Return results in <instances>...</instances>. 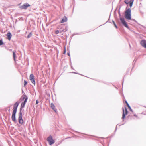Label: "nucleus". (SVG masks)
<instances>
[{
	"label": "nucleus",
	"instance_id": "nucleus-29",
	"mask_svg": "<svg viewBox=\"0 0 146 146\" xmlns=\"http://www.w3.org/2000/svg\"><path fill=\"white\" fill-rule=\"evenodd\" d=\"M38 101L37 100L36 101V104H38Z\"/></svg>",
	"mask_w": 146,
	"mask_h": 146
},
{
	"label": "nucleus",
	"instance_id": "nucleus-21",
	"mask_svg": "<svg viewBox=\"0 0 146 146\" xmlns=\"http://www.w3.org/2000/svg\"><path fill=\"white\" fill-rule=\"evenodd\" d=\"M24 86H25L27 84V82L25 80L24 81Z\"/></svg>",
	"mask_w": 146,
	"mask_h": 146
},
{
	"label": "nucleus",
	"instance_id": "nucleus-25",
	"mask_svg": "<svg viewBox=\"0 0 146 146\" xmlns=\"http://www.w3.org/2000/svg\"><path fill=\"white\" fill-rule=\"evenodd\" d=\"M134 2V0H130L129 3H133V2Z\"/></svg>",
	"mask_w": 146,
	"mask_h": 146
},
{
	"label": "nucleus",
	"instance_id": "nucleus-10",
	"mask_svg": "<svg viewBox=\"0 0 146 146\" xmlns=\"http://www.w3.org/2000/svg\"><path fill=\"white\" fill-rule=\"evenodd\" d=\"M27 101V100L26 99L22 103L21 105V108H24Z\"/></svg>",
	"mask_w": 146,
	"mask_h": 146
},
{
	"label": "nucleus",
	"instance_id": "nucleus-26",
	"mask_svg": "<svg viewBox=\"0 0 146 146\" xmlns=\"http://www.w3.org/2000/svg\"><path fill=\"white\" fill-rule=\"evenodd\" d=\"M133 4V3H129V5L131 8L132 7Z\"/></svg>",
	"mask_w": 146,
	"mask_h": 146
},
{
	"label": "nucleus",
	"instance_id": "nucleus-13",
	"mask_svg": "<svg viewBox=\"0 0 146 146\" xmlns=\"http://www.w3.org/2000/svg\"><path fill=\"white\" fill-rule=\"evenodd\" d=\"M7 38L9 40H10L12 37V35L10 32H8L7 34Z\"/></svg>",
	"mask_w": 146,
	"mask_h": 146
},
{
	"label": "nucleus",
	"instance_id": "nucleus-5",
	"mask_svg": "<svg viewBox=\"0 0 146 146\" xmlns=\"http://www.w3.org/2000/svg\"><path fill=\"white\" fill-rule=\"evenodd\" d=\"M122 110H123V114H122V119L124 120L125 118V115H126L127 114L128 111H127V108H125V114L124 110L123 108H122Z\"/></svg>",
	"mask_w": 146,
	"mask_h": 146
},
{
	"label": "nucleus",
	"instance_id": "nucleus-32",
	"mask_svg": "<svg viewBox=\"0 0 146 146\" xmlns=\"http://www.w3.org/2000/svg\"><path fill=\"white\" fill-rule=\"evenodd\" d=\"M123 82L122 83V86H123Z\"/></svg>",
	"mask_w": 146,
	"mask_h": 146
},
{
	"label": "nucleus",
	"instance_id": "nucleus-3",
	"mask_svg": "<svg viewBox=\"0 0 146 146\" xmlns=\"http://www.w3.org/2000/svg\"><path fill=\"white\" fill-rule=\"evenodd\" d=\"M47 141L50 145H51L54 143V141L51 135H50L47 138Z\"/></svg>",
	"mask_w": 146,
	"mask_h": 146
},
{
	"label": "nucleus",
	"instance_id": "nucleus-28",
	"mask_svg": "<svg viewBox=\"0 0 146 146\" xmlns=\"http://www.w3.org/2000/svg\"><path fill=\"white\" fill-rule=\"evenodd\" d=\"M66 50H65V49L64 50V54H65V53H66Z\"/></svg>",
	"mask_w": 146,
	"mask_h": 146
},
{
	"label": "nucleus",
	"instance_id": "nucleus-6",
	"mask_svg": "<svg viewBox=\"0 0 146 146\" xmlns=\"http://www.w3.org/2000/svg\"><path fill=\"white\" fill-rule=\"evenodd\" d=\"M22 113L20 112L19 114L18 120L19 123L21 124H22L23 122L22 117Z\"/></svg>",
	"mask_w": 146,
	"mask_h": 146
},
{
	"label": "nucleus",
	"instance_id": "nucleus-9",
	"mask_svg": "<svg viewBox=\"0 0 146 146\" xmlns=\"http://www.w3.org/2000/svg\"><path fill=\"white\" fill-rule=\"evenodd\" d=\"M16 113V112L13 111L11 118L12 121L14 122H15L16 121L15 119V114Z\"/></svg>",
	"mask_w": 146,
	"mask_h": 146
},
{
	"label": "nucleus",
	"instance_id": "nucleus-12",
	"mask_svg": "<svg viewBox=\"0 0 146 146\" xmlns=\"http://www.w3.org/2000/svg\"><path fill=\"white\" fill-rule=\"evenodd\" d=\"M50 106L56 112V109L55 108V106L54 105L53 103H51L50 105Z\"/></svg>",
	"mask_w": 146,
	"mask_h": 146
},
{
	"label": "nucleus",
	"instance_id": "nucleus-15",
	"mask_svg": "<svg viewBox=\"0 0 146 146\" xmlns=\"http://www.w3.org/2000/svg\"><path fill=\"white\" fill-rule=\"evenodd\" d=\"M34 79V76L33 74H31L30 75L29 79L30 80H31Z\"/></svg>",
	"mask_w": 146,
	"mask_h": 146
},
{
	"label": "nucleus",
	"instance_id": "nucleus-1",
	"mask_svg": "<svg viewBox=\"0 0 146 146\" xmlns=\"http://www.w3.org/2000/svg\"><path fill=\"white\" fill-rule=\"evenodd\" d=\"M125 18L128 20H131L135 22H137L134 19H131V12L130 8H129L126 9L125 14Z\"/></svg>",
	"mask_w": 146,
	"mask_h": 146
},
{
	"label": "nucleus",
	"instance_id": "nucleus-14",
	"mask_svg": "<svg viewBox=\"0 0 146 146\" xmlns=\"http://www.w3.org/2000/svg\"><path fill=\"white\" fill-rule=\"evenodd\" d=\"M67 20V19L66 16H64V17L62 19L60 23H62L64 22H66Z\"/></svg>",
	"mask_w": 146,
	"mask_h": 146
},
{
	"label": "nucleus",
	"instance_id": "nucleus-19",
	"mask_svg": "<svg viewBox=\"0 0 146 146\" xmlns=\"http://www.w3.org/2000/svg\"><path fill=\"white\" fill-rule=\"evenodd\" d=\"M127 106L129 108V109L130 110V111H132V110L131 109V108L130 106V105H129Z\"/></svg>",
	"mask_w": 146,
	"mask_h": 146
},
{
	"label": "nucleus",
	"instance_id": "nucleus-17",
	"mask_svg": "<svg viewBox=\"0 0 146 146\" xmlns=\"http://www.w3.org/2000/svg\"><path fill=\"white\" fill-rule=\"evenodd\" d=\"M32 83L35 86V79H33L30 80Z\"/></svg>",
	"mask_w": 146,
	"mask_h": 146
},
{
	"label": "nucleus",
	"instance_id": "nucleus-33",
	"mask_svg": "<svg viewBox=\"0 0 146 146\" xmlns=\"http://www.w3.org/2000/svg\"><path fill=\"white\" fill-rule=\"evenodd\" d=\"M117 128V126L116 127V129Z\"/></svg>",
	"mask_w": 146,
	"mask_h": 146
},
{
	"label": "nucleus",
	"instance_id": "nucleus-31",
	"mask_svg": "<svg viewBox=\"0 0 146 146\" xmlns=\"http://www.w3.org/2000/svg\"><path fill=\"white\" fill-rule=\"evenodd\" d=\"M67 54L68 56H70V54L69 53H68Z\"/></svg>",
	"mask_w": 146,
	"mask_h": 146
},
{
	"label": "nucleus",
	"instance_id": "nucleus-18",
	"mask_svg": "<svg viewBox=\"0 0 146 146\" xmlns=\"http://www.w3.org/2000/svg\"><path fill=\"white\" fill-rule=\"evenodd\" d=\"M112 22L113 23V24L114 26L115 27V28L117 29V28H118L117 26L116 25L115 23V22H114V21L113 20H112Z\"/></svg>",
	"mask_w": 146,
	"mask_h": 146
},
{
	"label": "nucleus",
	"instance_id": "nucleus-22",
	"mask_svg": "<svg viewBox=\"0 0 146 146\" xmlns=\"http://www.w3.org/2000/svg\"><path fill=\"white\" fill-rule=\"evenodd\" d=\"M31 35H32V34L31 33L28 35V36H27V38H29V37H30L31 36Z\"/></svg>",
	"mask_w": 146,
	"mask_h": 146
},
{
	"label": "nucleus",
	"instance_id": "nucleus-2",
	"mask_svg": "<svg viewBox=\"0 0 146 146\" xmlns=\"http://www.w3.org/2000/svg\"><path fill=\"white\" fill-rule=\"evenodd\" d=\"M119 16L120 17V20L121 21V22L122 23L123 25L125 27H126L127 29H129V28L128 25L127 24L126 22L125 21L124 18H122L121 17V15L119 11Z\"/></svg>",
	"mask_w": 146,
	"mask_h": 146
},
{
	"label": "nucleus",
	"instance_id": "nucleus-27",
	"mask_svg": "<svg viewBox=\"0 0 146 146\" xmlns=\"http://www.w3.org/2000/svg\"><path fill=\"white\" fill-rule=\"evenodd\" d=\"M125 103L127 105V106L129 105V104L127 102V101L125 100Z\"/></svg>",
	"mask_w": 146,
	"mask_h": 146
},
{
	"label": "nucleus",
	"instance_id": "nucleus-20",
	"mask_svg": "<svg viewBox=\"0 0 146 146\" xmlns=\"http://www.w3.org/2000/svg\"><path fill=\"white\" fill-rule=\"evenodd\" d=\"M124 2L127 4H128L129 3L128 0H125Z\"/></svg>",
	"mask_w": 146,
	"mask_h": 146
},
{
	"label": "nucleus",
	"instance_id": "nucleus-23",
	"mask_svg": "<svg viewBox=\"0 0 146 146\" xmlns=\"http://www.w3.org/2000/svg\"><path fill=\"white\" fill-rule=\"evenodd\" d=\"M3 44V43L2 40H0V45H2Z\"/></svg>",
	"mask_w": 146,
	"mask_h": 146
},
{
	"label": "nucleus",
	"instance_id": "nucleus-11",
	"mask_svg": "<svg viewBox=\"0 0 146 146\" xmlns=\"http://www.w3.org/2000/svg\"><path fill=\"white\" fill-rule=\"evenodd\" d=\"M27 98V100L28 99V97L26 95L23 94L21 96L20 100H23L24 99L25 100Z\"/></svg>",
	"mask_w": 146,
	"mask_h": 146
},
{
	"label": "nucleus",
	"instance_id": "nucleus-16",
	"mask_svg": "<svg viewBox=\"0 0 146 146\" xmlns=\"http://www.w3.org/2000/svg\"><path fill=\"white\" fill-rule=\"evenodd\" d=\"M13 57L14 59V61H15V58H16V54H15V52L14 51L13 52Z\"/></svg>",
	"mask_w": 146,
	"mask_h": 146
},
{
	"label": "nucleus",
	"instance_id": "nucleus-24",
	"mask_svg": "<svg viewBox=\"0 0 146 146\" xmlns=\"http://www.w3.org/2000/svg\"><path fill=\"white\" fill-rule=\"evenodd\" d=\"M59 33V31L58 30H56L55 31V33L56 34H58Z\"/></svg>",
	"mask_w": 146,
	"mask_h": 146
},
{
	"label": "nucleus",
	"instance_id": "nucleus-4",
	"mask_svg": "<svg viewBox=\"0 0 146 146\" xmlns=\"http://www.w3.org/2000/svg\"><path fill=\"white\" fill-rule=\"evenodd\" d=\"M19 103V102H17L14 104L13 112H16Z\"/></svg>",
	"mask_w": 146,
	"mask_h": 146
},
{
	"label": "nucleus",
	"instance_id": "nucleus-30",
	"mask_svg": "<svg viewBox=\"0 0 146 146\" xmlns=\"http://www.w3.org/2000/svg\"><path fill=\"white\" fill-rule=\"evenodd\" d=\"M134 116H135V117H137V115H135V114L134 115Z\"/></svg>",
	"mask_w": 146,
	"mask_h": 146
},
{
	"label": "nucleus",
	"instance_id": "nucleus-8",
	"mask_svg": "<svg viewBox=\"0 0 146 146\" xmlns=\"http://www.w3.org/2000/svg\"><path fill=\"white\" fill-rule=\"evenodd\" d=\"M30 5L27 3L23 4L21 7V8L23 9H26L27 8L30 7Z\"/></svg>",
	"mask_w": 146,
	"mask_h": 146
},
{
	"label": "nucleus",
	"instance_id": "nucleus-7",
	"mask_svg": "<svg viewBox=\"0 0 146 146\" xmlns=\"http://www.w3.org/2000/svg\"><path fill=\"white\" fill-rule=\"evenodd\" d=\"M140 44L143 47L146 48V40H142L140 42Z\"/></svg>",
	"mask_w": 146,
	"mask_h": 146
}]
</instances>
